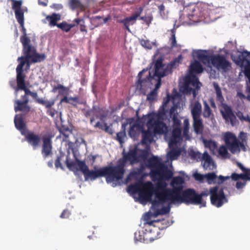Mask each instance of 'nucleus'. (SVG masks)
I'll list each match as a JSON object with an SVG mask.
<instances>
[{
	"mask_svg": "<svg viewBox=\"0 0 250 250\" xmlns=\"http://www.w3.org/2000/svg\"><path fill=\"white\" fill-rule=\"evenodd\" d=\"M164 164L162 163V159L158 156H153L147 161V166L151 170H158Z\"/></svg>",
	"mask_w": 250,
	"mask_h": 250,
	"instance_id": "b1692460",
	"label": "nucleus"
},
{
	"mask_svg": "<svg viewBox=\"0 0 250 250\" xmlns=\"http://www.w3.org/2000/svg\"><path fill=\"white\" fill-rule=\"evenodd\" d=\"M191 13H188V18H200L206 19L210 16V10L209 9V5L205 3H198L193 7L189 9Z\"/></svg>",
	"mask_w": 250,
	"mask_h": 250,
	"instance_id": "9d476101",
	"label": "nucleus"
},
{
	"mask_svg": "<svg viewBox=\"0 0 250 250\" xmlns=\"http://www.w3.org/2000/svg\"><path fill=\"white\" fill-rule=\"evenodd\" d=\"M224 140L228 149L231 153L235 154L240 152L239 140L234 134L230 132H226L224 136Z\"/></svg>",
	"mask_w": 250,
	"mask_h": 250,
	"instance_id": "ddd939ff",
	"label": "nucleus"
},
{
	"mask_svg": "<svg viewBox=\"0 0 250 250\" xmlns=\"http://www.w3.org/2000/svg\"><path fill=\"white\" fill-rule=\"evenodd\" d=\"M203 105L204 108L202 112L203 117L207 119L213 117L214 115L212 110L206 100H203Z\"/></svg>",
	"mask_w": 250,
	"mask_h": 250,
	"instance_id": "c9c22d12",
	"label": "nucleus"
},
{
	"mask_svg": "<svg viewBox=\"0 0 250 250\" xmlns=\"http://www.w3.org/2000/svg\"><path fill=\"white\" fill-rule=\"evenodd\" d=\"M228 149L226 145H222L218 149V153L223 158H229L230 155L228 152Z\"/></svg>",
	"mask_w": 250,
	"mask_h": 250,
	"instance_id": "37998d69",
	"label": "nucleus"
},
{
	"mask_svg": "<svg viewBox=\"0 0 250 250\" xmlns=\"http://www.w3.org/2000/svg\"><path fill=\"white\" fill-rule=\"evenodd\" d=\"M192 56L197 57L205 64L211 63L214 67L222 72H227L231 68V62L223 55H208L207 54L206 50H193Z\"/></svg>",
	"mask_w": 250,
	"mask_h": 250,
	"instance_id": "f03ea898",
	"label": "nucleus"
},
{
	"mask_svg": "<svg viewBox=\"0 0 250 250\" xmlns=\"http://www.w3.org/2000/svg\"><path fill=\"white\" fill-rule=\"evenodd\" d=\"M22 3V1L21 0H16V1H14V3H13L12 4V8L14 10V11H16L17 10H22L21 9Z\"/></svg>",
	"mask_w": 250,
	"mask_h": 250,
	"instance_id": "774afa93",
	"label": "nucleus"
},
{
	"mask_svg": "<svg viewBox=\"0 0 250 250\" xmlns=\"http://www.w3.org/2000/svg\"><path fill=\"white\" fill-rule=\"evenodd\" d=\"M147 232H145L143 230L136 231L134 233V240L135 242L139 241L141 242H145V237H146V239L148 238V236H147ZM156 238H153V237H149V241L150 242H152Z\"/></svg>",
	"mask_w": 250,
	"mask_h": 250,
	"instance_id": "72a5a7b5",
	"label": "nucleus"
},
{
	"mask_svg": "<svg viewBox=\"0 0 250 250\" xmlns=\"http://www.w3.org/2000/svg\"><path fill=\"white\" fill-rule=\"evenodd\" d=\"M149 150L148 146L141 149L138 148L137 146H135L132 148H130L127 153L123 151V157L120 160L122 164L114 167H105L99 169H96L95 167V170H89L88 168L83 174L85 181H93L100 177H105L106 182L111 184L112 187L120 186L125 172V164L127 161L132 164L145 161L148 156Z\"/></svg>",
	"mask_w": 250,
	"mask_h": 250,
	"instance_id": "f257e3e1",
	"label": "nucleus"
},
{
	"mask_svg": "<svg viewBox=\"0 0 250 250\" xmlns=\"http://www.w3.org/2000/svg\"><path fill=\"white\" fill-rule=\"evenodd\" d=\"M74 22L76 26L79 25L80 26V30L82 32H87L86 26L85 25V22L83 18H76L74 20Z\"/></svg>",
	"mask_w": 250,
	"mask_h": 250,
	"instance_id": "a18cd8bd",
	"label": "nucleus"
},
{
	"mask_svg": "<svg viewBox=\"0 0 250 250\" xmlns=\"http://www.w3.org/2000/svg\"><path fill=\"white\" fill-rule=\"evenodd\" d=\"M159 220H155V221H148L144 223V225L146 228L145 231L146 232H151L152 231H155L156 229V228L155 227H153V229H150V227L152 226L153 223L154 222H158Z\"/></svg>",
	"mask_w": 250,
	"mask_h": 250,
	"instance_id": "6e6d98bb",
	"label": "nucleus"
},
{
	"mask_svg": "<svg viewBox=\"0 0 250 250\" xmlns=\"http://www.w3.org/2000/svg\"><path fill=\"white\" fill-rule=\"evenodd\" d=\"M198 91V90H197V89L195 88L193 89V88L190 87L188 85V83L185 84V88H184V91L187 95H188V94L190 95L192 94L193 95V98H195L197 94Z\"/></svg>",
	"mask_w": 250,
	"mask_h": 250,
	"instance_id": "09e8293b",
	"label": "nucleus"
},
{
	"mask_svg": "<svg viewBox=\"0 0 250 250\" xmlns=\"http://www.w3.org/2000/svg\"><path fill=\"white\" fill-rule=\"evenodd\" d=\"M208 194H209V193L206 191H203L200 194L197 193V196L201 197V200L200 201V204L199 205H200V208L206 207V202L203 199L202 197H203V196H207Z\"/></svg>",
	"mask_w": 250,
	"mask_h": 250,
	"instance_id": "0e129e2a",
	"label": "nucleus"
},
{
	"mask_svg": "<svg viewBox=\"0 0 250 250\" xmlns=\"http://www.w3.org/2000/svg\"><path fill=\"white\" fill-rule=\"evenodd\" d=\"M141 189L140 188L137 184L131 185L127 188V191L129 193H138Z\"/></svg>",
	"mask_w": 250,
	"mask_h": 250,
	"instance_id": "4d7b16f0",
	"label": "nucleus"
},
{
	"mask_svg": "<svg viewBox=\"0 0 250 250\" xmlns=\"http://www.w3.org/2000/svg\"><path fill=\"white\" fill-rule=\"evenodd\" d=\"M126 137L125 132L120 131L117 133V140L121 144L124 143L125 138Z\"/></svg>",
	"mask_w": 250,
	"mask_h": 250,
	"instance_id": "69168bd1",
	"label": "nucleus"
},
{
	"mask_svg": "<svg viewBox=\"0 0 250 250\" xmlns=\"http://www.w3.org/2000/svg\"><path fill=\"white\" fill-rule=\"evenodd\" d=\"M142 130L143 127L140 125L134 124L130 125L128 135L131 138L136 140Z\"/></svg>",
	"mask_w": 250,
	"mask_h": 250,
	"instance_id": "cd10ccee",
	"label": "nucleus"
},
{
	"mask_svg": "<svg viewBox=\"0 0 250 250\" xmlns=\"http://www.w3.org/2000/svg\"><path fill=\"white\" fill-rule=\"evenodd\" d=\"M76 161L78 162V170H80L82 171L83 174L85 172L87 168L88 167L86 166L85 163L84 161H80L79 159L76 158Z\"/></svg>",
	"mask_w": 250,
	"mask_h": 250,
	"instance_id": "13d9d810",
	"label": "nucleus"
},
{
	"mask_svg": "<svg viewBox=\"0 0 250 250\" xmlns=\"http://www.w3.org/2000/svg\"><path fill=\"white\" fill-rule=\"evenodd\" d=\"M25 65V62L24 61H21L19 64L18 65L16 68V80L17 83V86H15V80L14 79L11 80L9 82V84L11 87H12L15 90V95L16 98L18 97V94L20 90L21 89H18L19 88V77L22 78L23 79V83H25V75L23 73V67Z\"/></svg>",
	"mask_w": 250,
	"mask_h": 250,
	"instance_id": "2eb2a0df",
	"label": "nucleus"
},
{
	"mask_svg": "<svg viewBox=\"0 0 250 250\" xmlns=\"http://www.w3.org/2000/svg\"><path fill=\"white\" fill-rule=\"evenodd\" d=\"M172 205H174V204H171L170 201H163L155 198L152 201L150 209L153 212V216L157 217L159 215L168 214Z\"/></svg>",
	"mask_w": 250,
	"mask_h": 250,
	"instance_id": "0eeeda50",
	"label": "nucleus"
},
{
	"mask_svg": "<svg viewBox=\"0 0 250 250\" xmlns=\"http://www.w3.org/2000/svg\"><path fill=\"white\" fill-rule=\"evenodd\" d=\"M182 59V55H179L178 57L171 61L168 63V65L164 68L163 71H161L162 63L161 60L157 61L156 64V73L155 75H157L158 82L155 84L154 88L147 95L146 99L149 102H152L157 96V90L159 88L161 84V78L168 75L172 72L173 69L178 66L180 60Z\"/></svg>",
	"mask_w": 250,
	"mask_h": 250,
	"instance_id": "20e7f679",
	"label": "nucleus"
},
{
	"mask_svg": "<svg viewBox=\"0 0 250 250\" xmlns=\"http://www.w3.org/2000/svg\"><path fill=\"white\" fill-rule=\"evenodd\" d=\"M65 163L67 167L69 169V170L73 171L74 172H76L78 170V162L76 160V162H69L68 159V157H67L65 160Z\"/></svg>",
	"mask_w": 250,
	"mask_h": 250,
	"instance_id": "49530a36",
	"label": "nucleus"
},
{
	"mask_svg": "<svg viewBox=\"0 0 250 250\" xmlns=\"http://www.w3.org/2000/svg\"><path fill=\"white\" fill-rule=\"evenodd\" d=\"M191 114L192 118L201 117L202 104L199 101H196L190 105Z\"/></svg>",
	"mask_w": 250,
	"mask_h": 250,
	"instance_id": "bb28decb",
	"label": "nucleus"
},
{
	"mask_svg": "<svg viewBox=\"0 0 250 250\" xmlns=\"http://www.w3.org/2000/svg\"><path fill=\"white\" fill-rule=\"evenodd\" d=\"M21 43L22 45V53L24 56L18 58V61L20 62L24 61V59L28 60L37 51L36 47L31 44L30 40H26Z\"/></svg>",
	"mask_w": 250,
	"mask_h": 250,
	"instance_id": "f3484780",
	"label": "nucleus"
},
{
	"mask_svg": "<svg viewBox=\"0 0 250 250\" xmlns=\"http://www.w3.org/2000/svg\"><path fill=\"white\" fill-rule=\"evenodd\" d=\"M193 119V127L194 131L196 134H201L202 133L204 125L201 117L192 118Z\"/></svg>",
	"mask_w": 250,
	"mask_h": 250,
	"instance_id": "c85d7f7f",
	"label": "nucleus"
},
{
	"mask_svg": "<svg viewBox=\"0 0 250 250\" xmlns=\"http://www.w3.org/2000/svg\"><path fill=\"white\" fill-rule=\"evenodd\" d=\"M203 142L205 147L208 148L211 152L213 153L216 150L217 146L215 141L209 140H204Z\"/></svg>",
	"mask_w": 250,
	"mask_h": 250,
	"instance_id": "a19ab883",
	"label": "nucleus"
},
{
	"mask_svg": "<svg viewBox=\"0 0 250 250\" xmlns=\"http://www.w3.org/2000/svg\"><path fill=\"white\" fill-rule=\"evenodd\" d=\"M170 100V97L169 95H167V98L166 99H164L163 102V104L162 105V110L161 112H159V116H160L161 114L162 115H166L168 111V110L166 108L167 104L169 102Z\"/></svg>",
	"mask_w": 250,
	"mask_h": 250,
	"instance_id": "864d4df0",
	"label": "nucleus"
},
{
	"mask_svg": "<svg viewBox=\"0 0 250 250\" xmlns=\"http://www.w3.org/2000/svg\"><path fill=\"white\" fill-rule=\"evenodd\" d=\"M213 85L216 94V101L218 102L219 106H221L223 104H226L224 103L225 99L219 84L216 82H213Z\"/></svg>",
	"mask_w": 250,
	"mask_h": 250,
	"instance_id": "2f4dec72",
	"label": "nucleus"
},
{
	"mask_svg": "<svg viewBox=\"0 0 250 250\" xmlns=\"http://www.w3.org/2000/svg\"><path fill=\"white\" fill-rule=\"evenodd\" d=\"M19 88L18 89H21L22 90L24 91V93L26 94H28V95H30L35 100V101L38 103V100L41 99L38 98V94L36 92H32L28 88L26 85L25 83H23V79L22 78L19 77Z\"/></svg>",
	"mask_w": 250,
	"mask_h": 250,
	"instance_id": "393cba45",
	"label": "nucleus"
},
{
	"mask_svg": "<svg viewBox=\"0 0 250 250\" xmlns=\"http://www.w3.org/2000/svg\"><path fill=\"white\" fill-rule=\"evenodd\" d=\"M179 155L180 152L178 151L172 149L167 153V157L168 159L172 161L177 159Z\"/></svg>",
	"mask_w": 250,
	"mask_h": 250,
	"instance_id": "5fc2aeb1",
	"label": "nucleus"
},
{
	"mask_svg": "<svg viewBox=\"0 0 250 250\" xmlns=\"http://www.w3.org/2000/svg\"><path fill=\"white\" fill-rule=\"evenodd\" d=\"M184 184L185 180L183 177L180 176L174 177L170 183L172 188H168L166 194L172 199L175 196L183 191Z\"/></svg>",
	"mask_w": 250,
	"mask_h": 250,
	"instance_id": "9b49d317",
	"label": "nucleus"
},
{
	"mask_svg": "<svg viewBox=\"0 0 250 250\" xmlns=\"http://www.w3.org/2000/svg\"><path fill=\"white\" fill-rule=\"evenodd\" d=\"M142 140L141 142L143 144L149 145L154 140V137L156 135L151 130H149L147 127V130H144L142 132Z\"/></svg>",
	"mask_w": 250,
	"mask_h": 250,
	"instance_id": "a878e982",
	"label": "nucleus"
},
{
	"mask_svg": "<svg viewBox=\"0 0 250 250\" xmlns=\"http://www.w3.org/2000/svg\"><path fill=\"white\" fill-rule=\"evenodd\" d=\"M167 184L165 181H159L157 183V187L154 188L155 189V198L163 201H171V198L166 194Z\"/></svg>",
	"mask_w": 250,
	"mask_h": 250,
	"instance_id": "4468645a",
	"label": "nucleus"
},
{
	"mask_svg": "<svg viewBox=\"0 0 250 250\" xmlns=\"http://www.w3.org/2000/svg\"><path fill=\"white\" fill-rule=\"evenodd\" d=\"M82 112L84 116L87 118L94 116L95 114L93 112V110H91L90 108L83 109Z\"/></svg>",
	"mask_w": 250,
	"mask_h": 250,
	"instance_id": "338daca9",
	"label": "nucleus"
},
{
	"mask_svg": "<svg viewBox=\"0 0 250 250\" xmlns=\"http://www.w3.org/2000/svg\"><path fill=\"white\" fill-rule=\"evenodd\" d=\"M181 133L182 129L181 127H174L173 128L168 142L169 147L177 146V144L182 140Z\"/></svg>",
	"mask_w": 250,
	"mask_h": 250,
	"instance_id": "aec40b11",
	"label": "nucleus"
},
{
	"mask_svg": "<svg viewBox=\"0 0 250 250\" xmlns=\"http://www.w3.org/2000/svg\"><path fill=\"white\" fill-rule=\"evenodd\" d=\"M136 21H134L133 18L131 16L126 17L123 20L118 21V22L123 24L125 28L129 32H131L130 29L129 27L130 25H133L135 23Z\"/></svg>",
	"mask_w": 250,
	"mask_h": 250,
	"instance_id": "58836bf2",
	"label": "nucleus"
},
{
	"mask_svg": "<svg viewBox=\"0 0 250 250\" xmlns=\"http://www.w3.org/2000/svg\"><path fill=\"white\" fill-rule=\"evenodd\" d=\"M236 48L237 44L236 41L234 42L232 41L228 42L227 43L225 44L224 48L225 52L227 54H230L231 57L232 54L235 55H237V51L238 50H235Z\"/></svg>",
	"mask_w": 250,
	"mask_h": 250,
	"instance_id": "473e14b6",
	"label": "nucleus"
},
{
	"mask_svg": "<svg viewBox=\"0 0 250 250\" xmlns=\"http://www.w3.org/2000/svg\"><path fill=\"white\" fill-rule=\"evenodd\" d=\"M165 115L159 116L149 118L147 122V126L151 130L155 135L164 134L166 138L167 137L168 127L162 121Z\"/></svg>",
	"mask_w": 250,
	"mask_h": 250,
	"instance_id": "423d86ee",
	"label": "nucleus"
},
{
	"mask_svg": "<svg viewBox=\"0 0 250 250\" xmlns=\"http://www.w3.org/2000/svg\"><path fill=\"white\" fill-rule=\"evenodd\" d=\"M150 175L152 178L159 176L162 179L168 180L171 179L173 175V172L168 169L167 167L165 165H162L161 167L158 170H151Z\"/></svg>",
	"mask_w": 250,
	"mask_h": 250,
	"instance_id": "dca6fc26",
	"label": "nucleus"
},
{
	"mask_svg": "<svg viewBox=\"0 0 250 250\" xmlns=\"http://www.w3.org/2000/svg\"><path fill=\"white\" fill-rule=\"evenodd\" d=\"M52 146L51 138L49 137L43 138L42 154L44 159H46L52 153Z\"/></svg>",
	"mask_w": 250,
	"mask_h": 250,
	"instance_id": "5701e85b",
	"label": "nucleus"
},
{
	"mask_svg": "<svg viewBox=\"0 0 250 250\" xmlns=\"http://www.w3.org/2000/svg\"><path fill=\"white\" fill-rule=\"evenodd\" d=\"M237 55H231L233 62L240 68L250 67V52L237 51Z\"/></svg>",
	"mask_w": 250,
	"mask_h": 250,
	"instance_id": "f8f14e48",
	"label": "nucleus"
},
{
	"mask_svg": "<svg viewBox=\"0 0 250 250\" xmlns=\"http://www.w3.org/2000/svg\"><path fill=\"white\" fill-rule=\"evenodd\" d=\"M200 200L201 197L197 196V193L194 189L188 188L175 196L170 203L176 206H179L182 203L199 205Z\"/></svg>",
	"mask_w": 250,
	"mask_h": 250,
	"instance_id": "39448f33",
	"label": "nucleus"
},
{
	"mask_svg": "<svg viewBox=\"0 0 250 250\" xmlns=\"http://www.w3.org/2000/svg\"><path fill=\"white\" fill-rule=\"evenodd\" d=\"M16 18L20 25L24 24V13L23 10L15 11Z\"/></svg>",
	"mask_w": 250,
	"mask_h": 250,
	"instance_id": "603ef678",
	"label": "nucleus"
},
{
	"mask_svg": "<svg viewBox=\"0 0 250 250\" xmlns=\"http://www.w3.org/2000/svg\"><path fill=\"white\" fill-rule=\"evenodd\" d=\"M25 140L33 146L34 149L39 146L40 138L38 135L30 133L25 136Z\"/></svg>",
	"mask_w": 250,
	"mask_h": 250,
	"instance_id": "c756f323",
	"label": "nucleus"
},
{
	"mask_svg": "<svg viewBox=\"0 0 250 250\" xmlns=\"http://www.w3.org/2000/svg\"><path fill=\"white\" fill-rule=\"evenodd\" d=\"M14 123L15 126L23 135L25 134V125L23 120L21 116L18 117V115H16L14 119Z\"/></svg>",
	"mask_w": 250,
	"mask_h": 250,
	"instance_id": "7c9ffc66",
	"label": "nucleus"
},
{
	"mask_svg": "<svg viewBox=\"0 0 250 250\" xmlns=\"http://www.w3.org/2000/svg\"><path fill=\"white\" fill-rule=\"evenodd\" d=\"M142 169L141 168H136L134 170L131 171L130 174L127 176L125 179V182H123V181H121V185L123 183L126 184L130 180L132 179H137L138 178L142 176Z\"/></svg>",
	"mask_w": 250,
	"mask_h": 250,
	"instance_id": "f704fd0d",
	"label": "nucleus"
},
{
	"mask_svg": "<svg viewBox=\"0 0 250 250\" xmlns=\"http://www.w3.org/2000/svg\"><path fill=\"white\" fill-rule=\"evenodd\" d=\"M75 26L76 24L74 23H67L66 21H63L58 24V27L63 31L68 32Z\"/></svg>",
	"mask_w": 250,
	"mask_h": 250,
	"instance_id": "79ce46f5",
	"label": "nucleus"
},
{
	"mask_svg": "<svg viewBox=\"0 0 250 250\" xmlns=\"http://www.w3.org/2000/svg\"><path fill=\"white\" fill-rule=\"evenodd\" d=\"M27 95H28V94H26L25 93L24 95L21 96L22 101L20 100H15L14 109L15 112H17L18 111H20L27 112L29 111L30 107L27 105L29 100Z\"/></svg>",
	"mask_w": 250,
	"mask_h": 250,
	"instance_id": "6ab92c4d",
	"label": "nucleus"
},
{
	"mask_svg": "<svg viewBox=\"0 0 250 250\" xmlns=\"http://www.w3.org/2000/svg\"><path fill=\"white\" fill-rule=\"evenodd\" d=\"M201 162L205 169L211 170L216 167V165L212 158L207 151L203 153Z\"/></svg>",
	"mask_w": 250,
	"mask_h": 250,
	"instance_id": "412c9836",
	"label": "nucleus"
},
{
	"mask_svg": "<svg viewBox=\"0 0 250 250\" xmlns=\"http://www.w3.org/2000/svg\"><path fill=\"white\" fill-rule=\"evenodd\" d=\"M46 19L49 21L50 26H56L58 27L59 23H57V22L61 20V15L54 13L51 16H47Z\"/></svg>",
	"mask_w": 250,
	"mask_h": 250,
	"instance_id": "ea45409f",
	"label": "nucleus"
},
{
	"mask_svg": "<svg viewBox=\"0 0 250 250\" xmlns=\"http://www.w3.org/2000/svg\"><path fill=\"white\" fill-rule=\"evenodd\" d=\"M161 60L162 63V70L163 71L164 68L168 65L163 63L164 59L162 57H159L155 61H153L151 62L146 69H144L140 71L138 76V83L137 87L140 89H147L152 88L153 84H155L158 82V76L155 75L156 72V64L157 61Z\"/></svg>",
	"mask_w": 250,
	"mask_h": 250,
	"instance_id": "7ed1b4c3",
	"label": "nucleus"
},
{
	"mask_svg": "<svg viewBox=\"0 0 250 250\" xmlns=\"http://www.w3.org/2000/svg\"><path fill=\"white\" fill-rule=\"evenodd\" d=\"M45 58L46 56L44 53L40 54L36 51L29 59L30 62L37 63L43 61Z\"/></svg>",
	"mask_w": 250,
	"mask_h": 250,
	"instance_id": "4c0bfd02",
	"label": "nucleus"
},
{
	"mask_svg": "<svg viewBox=\"0 0 250 250\" xmlns=\"http://www.w3.org/2000/svg\"><path fill=\"white\" fill-rule=\"evenodd\" d=\"M172 35L170 38L169 41L170 42V45L172 48L177 46V42L175 37V29L173 28L171 30Z\"/></svg>",
	"mask_w": 250,
	"mask_h": 250,
	"instance_id": "e2e57ef3",
	"label": "nucleus"
},
{
	"mask_svg": "<svg viewBox=\"0 0 250 250\" xmlns=\"http://www.w3.org/2000/svg\"><path fill=\"white\" fill-rule=\"evenodd\" d=\"M61 102H65L73 105H75L74 103H80L79 98L77 97H67V96H65L61 100Z\"/></svg>",
	"mask_w": 250,
	"mask_h": 250,
	"instance_id": "de8ad7c7",
	"label": "nucleus"
},
{
	"mask_svg": "<svg viewBox=\"0 0 250 250\" xmlns=\"http://www.w3.org/2000/svg\"><path fill=\"white\" fill-rule=\"evenodd\" d=\"M189 83L195 87L197 90H199L202 85L201 83L199 81L198 79L194 75L192 76L189 79Z\"/></svg>",
	"mask_w": 250,
	"mask_h": 250,
	"instance_id": "c03bdc74",
	"label": "nucleus"
},
{
	"mask_svg": "<svg viewBox=\"0 0 250 250\" xmlns=\"http://www.w3.org/2000/svg\"><path fill=\"white\" fill-rule=\"evenodd\" d=\"M38 103L44 105L46 108H50L54 104L55 100L45 101L42 99L38 100Z\"/></svg>",
	"mask_w": 250,
	"mask_h": 250,
	"instance_id": "3c124183",
	"label": "nucleus"
},
{
	"mask_svg": "<svg viewBox=\"0 0 250 250\" xmlns=\"http://www.w3.org/2000/svg\"><path fill=\"white\" fill-rule=\"evenodd\" d=\"M69 5L73 10L77 8H81L83 7V4L80 0H69Z\"/></svg>",
	"mask_w": 250,
	"mask_h": 250,
	"instance_id": "8fccbe9b",
	"label": "nucleus"
},
{
	"mask_svg": "<svg viewBox=\"0 0 250 250\" xmlns=\"http://www.w3.org/2000/svg\"><path fill=\"white\" fill-rule=\"evenodd\" d=\"M178 106L174 104L170 108L169 115L170 118L172 119L173 126L174 127H181V122L179 118V114L177 112Z\"/></svg>",
	"mask_w": 250,
	"mask_h": 250,
	"instance_id": "4be33fe9",
	"label": "nucleus"
},
{
	"mask_svg": "<svg viewBox=\"0 0 250 250\" xmlns=\"http://www.w3.org/2000/svg\"><path fill=\"white\" fill-rule=\"evenodd\" d=\"M209 194L211 204L217 208L222 207L228 202L223 188L219 190L217 186L211 188L209 189Z\"/></svg>",
	"mask_w": 250,
	"mask_h": 250,
	"instance_id": "6e6552de",
	"label": "nucleus"
},
{
	"mask_svg": "<svg viewBox=\"0 0 250 250\" xmlns=\"http://www.w3.org/2000/svg\"><path fill=\"white\" fill-rule=\"evenodd\" d=\"M221 106L223 108V110H220L223 118L226 122L229 121L232 126L235 125L237 123V119L231 107L227 104H223Z\"/></svg>",
	"mask_w": 250,
	"mask_h": 250,
	"instance_id": "a211bd4d",
	"label": "nucleus"
},
{
	"mask_svg": "<svg viewBox=\"0 0 250 250\" xmlns=\"http://www.w3.org/2000/svg\"><path fill=\"white\" fill-rule=\"evenodd\" d=\"M203 71V68L198 61L195 60L190 63V71L192 73H200Z\"/></svg>",
	"mask_w": 250,
	"mask_h": 250,
	"instance_id": "e433bc0d",
	"label": "nucleus"
},
{
	"mask_svg": "<svg viewBox=\"0 0 250 250\" xmlns=\"http://www.w3.org/2000/svg\"><path fill=\"white\" fill-rule=\"evenodd\" d=\"M190 156L192 159L196 160L197 161H201L203 157V154L197 151H191L190 153Z\"/></svg>",
	"mask_w": 250,
	"mask_h": 250,
	"instance_id": "052dcab7",
	"label": "nucleus"
},
{
	"mask_svg": "<svg viewBox=\"0 0 250 250\" xmlns=\"http://www.w3.org/2000/svg\"><path fill=\"white\" fill-rule=\"evenodd\" d=\"M155 196V189L151 182L146 183L143 189L139 193L138 201L143 205H146L147 202L152 204V196Z\"/></svg>",
	"mask_w": 250,
	"mask_h": 250,
	"instance_id": "1a4fd4ad",
	"label": "nucleus"
},
{
	"mask_svg": "<svg viewBox=\"0 0 250 250\" xmlns=\"http://www.w3.org/2000/svg\"><path fill=\"white\" fill-rule=\"evenodd\" d=\"M139 42L141 45L144 48L148 49H152V43L149 40L141 39L139 40Z\"/></svg>",
	"mask_w": 250,
	"mask_h": 250,
	"instance_id": "680f3d73",
	"label": "nucleus"
},
{
	"mask_svg": "<svg viewBox=\"0 0 250 250\" xmlns=\"http://www.w3.org/2000/svg\"><path fill=\"white\" fill-rule=\"evenodd\" d=\"M205 178L207 179L209 184L213 183L216 180L217 175L214 172L208 173L204 175Z\"/></svg>",
	"mask_w": 250,
	"mask_h": 250,
	"instance_id": "bf43d9fd",
	"label": "nucleus"
}]
</instances>
